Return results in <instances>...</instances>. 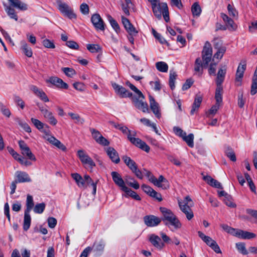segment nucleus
Returning <instances> with one entry per match:
<instances>
[{"label": "nucleus", "instance_id": "obj_60", "mask_svg": "<svg viewBox=\"0 0 257 257\" xmlns=\"http://www.w3.org/2000/svg\"><path fill=\"white\" fill-rule=\"evenodd\" d=\"M90 132L92 134V136L93 138L95 140V141L97 142V140H99L101 135L100 133L96 130L94 128H91Z\"/></svg>", "mask_w": 257, "mask_h": 257}, {"label": "nucleus", "instance_id": "obj_59", "mask_svg": "<svg viewBox=\"0 0 257 257\" xmlns=\"http://www.w3.org/2000/svg\"><path fill=\"white\" fill-rule=\"evenodd\" d=\"M80 9L81 12L84 15H87L89 13V7L88 5L83 3L80 5Z\"/></svg>", "mask_w": 257, "mask_h": 257}, {"label": "nucleus", "instance_id": "obj_55", "mask_svg": "<svg viewBox=\"0 0 257 257\" xmlns=\"http://www.w3.org/2000/svg\"><path fill=\"white\" fill-rule=\"evenodd\" d=\"M173 131L176 135H178L181 138H183L185 135H186L185 132L178 126H174L173 127Z\"/></svg>", "mask_w": 257, "mask_h": 257}, {"label": "nucleus", "instance_id": "obj_63", "mask_svg": "<svg viewBox=\"0 0 257 257\" xmlns=\"http://www.w3.org/2000/svg\"><path fill=\"white\" fill-rule=\"evenodd\" d=\"M97 143L104 146H108L109 144V141L102 135L100 136L99 139L97 140Z\"/></svg>", "mask_w": 257, "mask_h": 257}, {"label": "nucleus", "instance_id": "obj_21", "mask_svg": "<svg viewBox=\"0 0 257 257\" xmlns=\"http://www.w3.org/2000/svg\"><path fill=\"white\" fill-rule=\"evenodd\" d=\"M178 204L181 210L186 215L187 218L189 220H191L194 216L193 212L191 209L192 206L183 205L180 201H178Z\"/></svg>", "mask_w": 257, "mask_h": 257}, {"label": "nucleus", "instance_id": "obj_38", "mask_svg": "<svg viewBox=\"0 0 257 257\" xmlns=\"http://www.w3.org/2000/svg\"><path fill=\"white\" fill-rule=\"evenodd\" d=\"M176 73L173 70H170L169 76V85L172 90H173L175 87V81L177 77Z\"/></svg>", "mask_w": 257, "mask_h": 257}, {"label": "nucleus", "instance_id": "obj_5", "mask_svg": "<svg viewBox=\"0 0 257 257\" xmlns=\"http://www.w3.org/2000/svg\"><path fill=\"white\" fill-rule=\"evenodd\" d=\"M132 100L135 106L139 109L142 110L143 112H146L148 111V105L147 102L144 101V98L142 97L132 96Z\"/></svg>", "mask_w": 257, "mask_h": 257}, {"label": "nucleus", "instance_id": "obj_26", "mask_svg": "<svg viewBox=\"0 0 257 257\" xmlns=\"http://www.w3.org/2000/svg\"><path fill=\"white\" fill-rule=\"evenodd\" d=\"M160 210L163 215V221H168L169 219H171L172 217L175 216L171 210L165 207H160Z\"/></svg>", "mask_w": 257, "mask_h": 257}, {"label": "nucleus", "instance_id": "obj_46", "mask_svg": "<svg viewBox=\"0 0 257 257\" xmlns=\"http://www.w3.org/2000/svg\"><path fill=\"white\" fill-rule=\"evenodd\" d=\"M236 247L238 251L243 255L248 254V251L245 248V243L242 242H239L236 243Z\"/></svg>", "mask_w": 257, "mask_h": 257}, {"label": "nucleus", "instance_id": "obj_13", "mask_svg": "<svg viewBox=\"0 0 257 257\" xmlns=\"http://www.w3.org/2000/svg\"><path fill=\"white\" fill-rule=\"evenodd\" d=\"M111 175L115 184L120 187L122 190L124 189H127V187L125 186L124 181L118 173L113 171L111 172Z\"/></svg>", "mask_w": 257, "mask_h": 257}, {"label": "nucleus", "instance_id": "obj_49", "mask_svg": "<svg viewBox=\"0 0 257 257\" xmlns=\"http://www.w3.org/2000/svg\"><path fill=\"white\" fill-rule=\"evenodd\" d=\"M223 201L224 203L230 207L234 208L236 207L235 204L233 202L232 197L229 194L224 198Z\"/></svg>", "mask_w": 257, "mask_h": 257}, {"label": "nucleus", "instance_id": "obj_15", "mask_svg": "<svg viewBox=\"0 0 257 257\" xmlns=\"http://www.w3.org/2000/svg\"><path fill=\"white\" fill-rule=\"evenodd\" d=\"M142 188L143 191L150 196L156 198L160 201L162 200L161 195L160 193H157L149 186L143 184L142 186Z\"/></svg>", "mask_w": 257, "mask_h": 257}, {"label": "nucleus", "instance_id": "obj_24", "mask_svg": "<svg viewBox=\"0 0 257 257\" xmlns=\"http://www.w3.org/2000/svg\"><path fill=\"white\" fill-rule=\"evenodd\" d=\"M106 153L113 162L115 164H118L119 162L120 159L118 154L113 148H107L106 149Z\"/></svg>", "mask_w": 257, "mask_h": 257}, {"label": "nucleus", "instance_id": "obj_64", "mask_svg": "<svg viewBox=\"0 0 257 257\" xmlns=\"http://www.w3.org/2000/svg\"><path fill=\"white\" fill-rule=\"evenodd\" d=\"M73 85L75 89L80 91H83L85 88L84 85L83 83L75 82L73 83Z\"/></svg>", "mask_w": 257, "mask_h": 257}, {"label": "nucleus", "instance_id": "obj_9", "mask_svg": "<svg viewBox=\"0 0 257 257\" xmlns=\"http://www.w3.org/2000/svg\"><path fill=\"white\" fill-rule=\"evenodd\" d=\"M214 47L217 50V52L214 55V57L218 59H221L226 52V47L222 46L221 41L214 39Z\"/></svg>", "mask_w": 257, "mask_h": 257}, {"label": "nucleus", "instance_id": "obj_28", "mask_svg": "<svg viewBox=\"0 0 257 257\" xmlns=\"http://www.w3.org/2000/svg\"><path fill=\"white\" fill-rule=\"evenodd\" d=\"M30 212H24V223H23V229L24 230H28L31 225V217L30 214Z\"/></svg>", "mask_w": 257, "mask_h": 257}, {"label": "nucleus", "instance_id": "obj_19", "mask_svg": "<svg viewBox=\"0 0 257 257\" xmlns=\"http://www.w3.org/2000/svg\"><path fill=\"white\" fill-rule=\"evenodd\" d=\"M149 240L155 247L159 249H162L165 246V244L161 242L160 237L155 234H151Z\"/></svg>", "mask_w": 257, "mask_h": 257}, {"label": "nucleus", "instance_id": "obj_56", "mask_svg": "<svg viewBox=\"0 0 257 257\" xmlns=\"http://www.w3.org/2000/svg\"><path fill=\"white\" fill-rule=\"evenodd\" d=\"M226 156L230 159V160L233 162H235L236 160V156L234 152L232 150H228L226 152Z\"/></svg>", "mask_w": 257, "mask_h": 257}, {"label": "nucleus", "instance_id": "obj_36", "mask_svg": "<svg viewBox=\"0 0 257 257\" xmlns=\"http://www.w3.org/2000/svg\"><path fill=\"white\" fill-rule=\"evenodd\" d=\"M107 19L112 28L117 33H118L120 29L117 22L110 15L107 16Z\"/></svg>", "mask_w": 257, "mask_h": 257}, {"label": "nucleus", "instance_id": "obj_16", "mask_svg": "<svg viewBox=\"0 0 257 257\" xmlns=\"http://www.w3.org/2000/svg\"><path fill=\"white\" fill-rule=\"evenodd\" d=\"M30 89L42 101L45 102H48L49 101V99L47 95L42 89H39L38 87L35 85H32L30 87Z\"/></svg>", "mask_w": 257, "mask_h": 257}, {"label": "nucleus", "instance_id": "obj_12", "mask_svg": "<svg viewBox=\"0 0 257 257\" xmlns=\"http://www.w3.org/2000/svg\"><path fill=\"white\" fill-rule=\"evenodd\" d=\"M144 221L147 226L154 227L158 225L161 222V220L155 215H149L144 217Z\"/></svg>", "mask_w": 257, "mask_h": 257}, {"label": "nucleus", "instance_id": "obj_8", "mask_svg": "<svg viewBox=\"0 0 257 257\" xmlns=\"http://www.w3.org/2000/svg\"><path fill=\"white\" fill-rule=\"evenodd\" d=\"M112 86L115 91V92L120 98L131 97L133 95L132 92L128 91L124 87L121 85H119L115 83H113L112 84Z\"/></svg>", "mask_w": 257, "mask_h": 257}, {"label": "nucleus", "instance_id": "obj_30", "mask_svg": "<svg viewBox=\"0 0 257 257\" xmlns=\"http://www.w3.org/2000/svg\"><path fill=\"white\" fill-rule=\"evenodd\" d=\"M212 48L210 43L208 41L206 42L202 52V56H212Z\"/></svg>", "mask_w": 257, "mask_h": 257}, {"label": "nucleus", "instance_id": "obj_32", "mask_svg": "<svg viewBox=\"0 0 257 257\" xmlns=\"http://www.w3.org/2000/svg\"><path fill=\"white\" fill-rule=\"evenodd\" d=\"M68 114L71 117L72 119L74 120L75 123L82 124L85 121L84 119L81 117V116L77 113L69 112Z\"/></svg>", "mask_w": 257, "mask_h": 257}, {"label": "nucleus", "instance_id": "obj_51", "mask_svg": "<svg viewBox=\"0 0 257 257\" xmlns=\"http://www.w3.org/2000/svg\"><path fill=\"white\" fill-rule=\"evenodd\" d=\"M62 71L68 77H72L76 74L75 71L71 68L64 67L62 68Z\"/></svg>", "mask_w": 257, "mask_h": 257}, {"label": "nucleus", "instance_id": "obj_62", "mask_svg": "<svg viewBox=\"0 0 257 257\" xmlns=\"http://www.w3.org/2000/svg\"><path fill=\"white\" fill-rule=\"evenodd\" d=\"M193 81L191 79H187L182 86V90H186L189 89L193 84Z\"/></svg>", "mask_w": 257, "mask_h": 257}, {"label": "nucleus", "instance_id": "obj_54", "mask_svg": "<svg viewBox=\"0 0 257 257\" xmlns=\"http://www.w3.org/2000/svg\"><path fill=\"white\" fill-rule=\"evenodd\" d=\"M257 93V80L252 79V84L251 86L250 94L254 95Z\"/></svg>", "mask_w": 257, "mask_h": 257}, {"label": "nucleus", "instance_id": "obj_29", "mask_svg": "<svg viewBox=\"0 0 257 257\" xmlns=\"http://www.w3.org/2000/svg\"><path fill=\"white\" fill-rule=\"evenodd\" d=\"M157 182H158V185H156V186L158 187H161L163 189H167L169 187L168 180L162 175H160L158 179H157Z\"/></svg>", "mask_w": 257, "mask_h": 257}, {"label": "nucleus", "instance_id": "obj_58", "mask_svg": "<svg viewBox=\"0 0 257 257\" xmlns=\"http://www.w3.org/2000/svg\"><path fill=\"white\" fill-rule=\"evenodd\" d=\"M14 101L18 105L20 106L21 109H24L25 107V102L19 96H15Z\"/></svg>", "mask_w": 257, "mask_h": 257}, {"label": "nucleus", "instance_id": "obj_37", "mask_svg": "<svg viewBox=\"0 0 257 257\" xmlns=\"http://www.w3.org/2000/svg\"><path fill=\"white\" fill-rule=\"evenodd\" d=\"M167 221L171 225L173 226L175 229H177L181 227V223L176 215L174 217H172L171 219H169Z\"/></svg>", "mask_w": 257, "mask_h": 257}, {"label": "nucleus", "instance_id": "obj_33", "mask_svg": "<svg viewBox=\"0 0 257 257\" xmlns=\"http://www.w3.org/2000/svg\"><path fill=\"white\" fill-rule=\"evenodd\" d=\"M223 92V88L222 86H217L215 90V99L216 103L220 104L222 101V94Z\"/></svg>", "mask_w": 257, "mask_h": 257}, {"label": "nucleus", "instance_id": "obj_44", "mask_svg": "<svg viewBox=\"0 0 257 257\" xmlns=\"http://www.w3.org/2000/svg\"><path fill=\"white\" fill-rule=\"evenodd\" d=\"M86 47L91 53H97L101 50V47L98 44H87Z\"/></svg>", "mask_w": 257, "mask_h": 257}, {"label": "nucleus", "instance_id": "obj_6", "mask_svg": "<svg viewBox=\"0 0 257 257\" xmlns=\"http://www.w3.org/2000/svg\"><path fill=\"white\" fill-rule=\"evenodd\" d=\"M39 110L42 112L44 118L47 119L48 122L53 125H55L57 123V119L55 118L51 111L48 109L44 108L43 106L39 103L37 104Z\"/></svg>", "mask_w": 257, "mask_h": 257}, {"label": "nucleus", "instance_id": "obj_47", "mask_svg": "<svg viewBox=\"0 0 257 257\" xmlns=\"http://www.w3.org/2000/svg\"><path fill=\"white\" fill-rule=\"evenodd\" d=\"M57 3L58 6L59 10L63 14L70 7L65 4L63 3L60 0H57Z\"/></svg>", "mask_w": 257, "mask_h": 257}, {"label": "nucleus", "instance_id": "obj_45", "mask_svg": "<svg viewBox=\"0 0 257 257\" xmlns=\"http://www.w3.org/2000/svg\"><path fill=\"white\" fill-rule=\"evenodd\" d=\"M122 191L125 192L127 196L132 197L133 198L136 200H141V197L136 192L132 190L131 189L127 187V189H123Z\"/></svg>", "mask_w": 257, "mask_h": 257}, {"label": "nucleus", "instance_id": "obj_3", "mask_svg": "<svg viewBox=\"0 0 257 257\" xmlns=\"http://www.w3.org/2000/svg\"><path fill=\"white\" fill-rule=\"evenodd\" d=\"M77 155L81 162L85 167L92 169L95 166V164L93 160L83 150H79L77 152Z\"/></svg>", "mask_w": 257, "mask_h": 257}, {"label": "nucleus", "instance_id": "obj_48", "mask_svg": "<svg viewBox=\"0 0 257 257\" xmlns=\"http://www.w3.org/2000/svg\"><path fill=\"white\" fill-rule=\"evenodd\" d=\"M126 84L130 88L131 90L134 91L138 95H139L140 97H142V98H144V95L142 93L141 91H140L135 86L132 84L128 81L126 82Z\"/></svg>", "mask_w": 257, "mask_h": 257}, {"label": "nucleus", "instance_id": "obj_2", "mask_svg": "<svg viewBox=\"0 0 257 257\" xmlns=\"http://www.w3.org/2000/svg\"><path fill=\"white\" fill-rule=\"evenodd\" d=\"M154 15L158 19H161L163 15L166 22L169 21V10L167 4L166 3H158L157 4L152 6Z\"/></svg>", "mask_w": 257, "mask_h": 257}, {"label": "nucleus", "instance_id": "obj_22", "mask_svg": "<svg viewBox=\"0 0 257 257\" xmlns=\"http://www.w3.org/2000/svg\"><path fill=\"white\" fill-rule=\"evenodd\" d=\"M226 72V66L225 65L219 69L216 79V86H222L221 85L224 81Z\"/></svg>", "mask_w": 257, "mask_h": 257}, {"label": "nucleus", "instance_id": "obj_7", "mask_svg": "<svg viewBox=\"0 0 257 257\" xmlns=\"http://www.w3.org/2000/svg\"><path fill=\"white\" fill-rule=\"evenodd\" d=\"M19 145L22 151V154L29 159L35 161L36 158L32 153L30 149L24 141L21 140L19 142Z\"/></svg>", "mask_w": 257, "mask_h": 257}, {"label": "nucleus", "instance_id": "obj_23", "mask_svg": "<svg viewBox=\"0 0 257 257\" xmlns=\"http://www.w3.org/2000/svg\"><path fill=\"white\" fill-rule=\"evenodd\" d=\"M234 236L244 239H249L254 238L256 236V235L252 232L240 229H236Z\"/></svg>", "mask_w": 257, "mask_h": 257}, {"label": "nucleus", "instance_id": "obj_11", "mask_svg": "<svg viewBox=\"0 0 257 257\" xmlns=\"http://www.w3.org/2000/svg\"><path fill=\"white\" fill-rule=\"evenodd\" d=\"M47 83H50L57 87L61 89H67L68 85L64 82L62 79L56 76H52L46 80Z\"/></svg>", "mask_w": 257, "mask_h": 257}, {"label": "nucleus", "instance_id": "obj_17", "mask_svg": "<svg viewBox=\"0 0 257 257\" xmlns=\"http://www.w3.org/2000/svg\"><path fill=\"white\" fill-rule=\"evenodd\" d=\"M149 101L150 107L152 111L157 118H160L161 116V113L158 103L156 102L154 97L151 95L149 96Z\"/></svg>", "mask_w": 257, "mask_h": 257}, {"label": "nucleus", "instance_id": "obj_39", "mask_svg": "<svg viewBox=\"0 0 257 257\" xmlns=\"http://www.w3.org/2000/svg\"><path fill=\"white\" fill-rule=\"evenodd\" d=\"M191 11L194 16L198 17L200 16L202 10L198 3L196 2L193 4L191 8Z\"/></svg>", "mask_w": 257, "mask_h": 257}, {"label": "nucleus", "instance_id": "obj_27", "mask_svg": "<svg viewBox=\"0 0 257 257\" xmlns=\"http://www.w3.org/2000/svg\"><path fill=\"white\" fill-rule=\"evenodd\" d=\"M122 159L132 171L138 166L136 162L127 156H123Z\"/></svg>", "mask_w": 257, "mask_h": 257}, {"label": "nucleus", "instance_id": "obj_61", "mask_svg": "<svg viewBox=\"0 0 257 257\" xmlns=\"http://www.w3.org/2000/svg\"><path fill=\"white\" fill-rule=\"evenodd\" d=\"M227 10L229 12L230 16L235 17L237 15V12L236 10L230 4H228L227 6Z\"/></svg>", "mask_w": 257, "mask_h": 257}, {"label": "nucleus", "instance_id": "obj_35", "mask_svg": "<svg viewBox=\"0 0 257 257\" xmlns=\"http://www.w3.org/2000/svg\"><path fill=\"white\" fill-rule=\"evenodd\" d=\"M84 180L85 183L86 182L88 185H91L92 186V187H93L92 193H93V194L95 195L96 194V192L97 182H94L92 181V180L91 179V178L90 177V176L87 175H85L84 176Z\"/></svg>", "mask_w": 257, "mask_h": 257}, {"label": "nucleus", "instance_id": "obj_14", "mask_svg": "<svg viewBox=\"0 0 257 257\" xmlns=\"http://www.w3.org/2000/svg\"><path fill=\"white\" fill-rule=\"evenodd\" d=\"M121 21L124 27L130 35H136L138 33L136 28L130 23L128 19L124 16H121Z\"/></svg>", "mask_w": 257, "mask_h": 257}, {"label": "nucleus", "instance_id": "obj_41", "mask_svg": "<svg viewBox=\"0 0 257 257\" xmlns=\"http://www.w3.org/2000/svg\"><path fill=\"white\" fill-rule=\"evenodd\" d=\"M157 69L160 72H167L168 69L167 64L164 62L160 61L156 63Z\"/></svg>", "mask_w": 257, "mask_h": 257}, {"label": "nucleus", "instance_id": "obj_40", "mask_svg": "<svg viewBox=\"0 0 257 257\" xmlns=\"http://www.w3.org/2000/svg\"><path fill=\"white\" fill-rule=\"evenodd\" d=\"M22 50L25 54L28 57H31L33 55L32 49L28 45L26 42H23L22 45Z\"/></svg>", "mask_w": 257, "mask_h": 257}, {"label": "nucleus", "instance_id": "obj_1", "mask_svg": "<svg viewBox=\"0 0 257 257\" xmlns=\"http://www.w3.org/2000/svg\"><path fill=\"white\" fill-rule=\"evenodd\" d=\"M9 2L10 5L8 6L4 4L5 10L7 13L8 15L11 18L14 19L15 21H18V17L16 15L15 10L14 8L18 9L21 11H25L27 9V6L26 4L22 3L20 0H8Z\"/></svg>", "mask_w": 257, "mask_h": 257}, {"label": "nucleus", "instance_id": "obj_25", "mask_svg": "<svg viewBox=\"0 0 257 257\" xmlns=\"http://www.w3.org/2000/svg\"><path fill=\"white\" fill-rule=\"evenodd\" d=\"M202 101V97L200 95H196L190 111L191 115L194 114L199 109Z\"/></svg>", "mask_w": 257, "mask_h": 257}, {"label": "nucleus", "instance_id": "obj_18", "mask_svg": "<svg viewBox=\"0 0 257 257\" xmlns=\"http://www.w3.org/2000/svg\"><path fill=\"white\" fill-rule=\"evenodd\" d=\"M16 177L18 183L30 182L32 180L28 174L25 172L18 171L16 172Z\"/></svg>", "mask_w": 257, "mask_h": 257}, {"label": "nucleus", "instance_id": "obj_52", "mask_svg": "<svg viewBox=\"0 0 257 257\" xmlns=\"http://www.w3.org/2000/svg\"><path fill=\"white\" fill-rule=\"evenodd\" d=\"M43 46L47 48L54 49L55 45L53 41H51L48 39H45L42 41Z\"/></svg>", "mask_w": 257, "mask_h": 257}, {"label": "nucleus", "instance_id": "obj_53", "mask_svg": "<svg viewBox=\"0 0 257 257\" xmlns=\"http://www.w3.org/2000/svg\"><path fill=\"white\" fill-rule=\"evenodd\" d=\"M31 120L35 126L39 130H41L44 127V123L39 120L36 118H32Z\"/></svg>", "mask_w": 257, "mask_h": 257}, {"label": "nucleus", "instance_id": "obj_34", "mask_svg": "<svg viewBox=\"0 0 257 257\" xmlns=\"http://www.w3.org/2000/svg\"><path fill=\"white\" fill-rule=\"evenodd\" d=\"M34 207V203L32 196L28 194L26 200V209L25 211L30 212Z\"/></svg>", "mask_w": 257, "mask_h": 257}, {"label": "nucleus", "instance_id": "obj_42", "mask_svg": "<svg viewBox=\"0 0 257 257\" xmlns=\"http://www.w3.org/2000/svg\"><path fill=\"white\" fill-rule=\"evenodd\" d=\"M182 138L189 147L191 148L194 147V135L193 134H190L187 136L186 135H185Z\"/></svg>", "mask_w": 257, "mask_h": 257}, {"label": "nucleus", "instance_id": "obj_10", "mask_svg": "<svg viewBox=\"0 0 257 257\" xmlns=\"http://www.w3.org/2000/svg\"><path fill=\"white\" fill-rule=\"evenodd\" d=\"M91 21L93 25L97 30H104L105 24L99 14H95L93 15L91 17Z\"/></svg>", "mask_w": 257, "mask_h": 257}, {"label": "nucleus", "instance_id": "obj_31", "mask_svg": "<svg viewBox=\"0 0 257 257\" xmlns=\"http://www.w3.org/2000/svg\"><path fill=\"white\" fill-rule=\"evenodd\" d=\"M72 178L75 181L79 187H84L85 183L84 179L78 173L71 174Z\"/></svg>", "mask_w": 257, "mask_h": 257}, {"label": "nucleus", "instance_id": "obj_57", "mask_svg": "<svg viewBox=\"0 0 257 257\" xmlns=\"http://www.w3.org/2000/svg\"><path fill=\"white\" fill-rule=\"evenodd\" d=\"M66 45L70 48L77 50L79 48L78 44L75 41H69L66 42Z\"/></svg>", "mask_w": 257, "mask_h": 257}, {"label": "nucleus", "instance_id": "obj_4", "mask_svg": "<svg viewBox=\"0 0 257 257\" xmlns=\"http://www.w3.org/2000/svg\"><path fill=\"white\" fill-rule=\"evenodd\" d=\"M136 133L135 132H133L132 134H128V140L131 142V143L135 145L136 147L141 149L146 152L148 153L150 150V147L140 139L136 138L133 137L136 136Z\"/></svg>", "mask_w": 257, "mask_h": 257}, {"label": "nucleus", "instance_id": "obj_20", "mask_svg": "<svg viewBox=\"0 0 257 257\" xmlns=\"http://www.w3.org/2000/svg\"><path fill=\"white\" fill-rule=\"evenodd\" d=\"M221 17L229 30L233 31L236 30L237 26L230 18L224 14H221Z\"/></svg>", "mask_w": 257, "mask_h": 257}, {"label": "nucleus", "instance_id": "obj_43", "mask_svg": "<svg viewBox=\"0 0 257 257\" xmlns=\"http://www.w3.org/2000/svg\"><path fill=\"white\" fill-rule=\"evenodd\" d=\"M45 207L46 205L43 202L37 203L33 208L34 212L36 213L41 214L44 212Z\"/></svg>", "mask_w": 257, "mask_h": 257}, {"label": "nucleus", "instance_id": "obj_50", "mask_svg": "<svg viewBox=\"0 0 257 257\" xmlns=\"http://www.w3.org/2000/svg\"><path fill=\"white\" fill-rule=\"evenodd\" d=\"M221 227L226 232L233 235H235L236 229L233 228H232L227 224H220Z\"/></svg>", "mask_w": 257, "mask_h": 257}]
</instances>
